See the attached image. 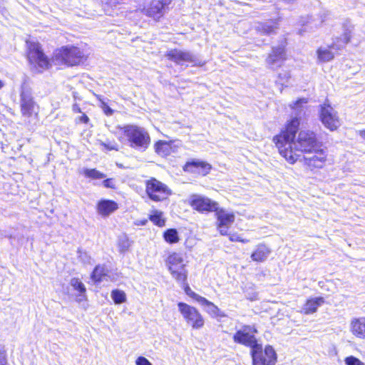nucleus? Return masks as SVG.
<instances>
[{
	"mask_svg": "<svg viewBox=\"0 0 365 365\" xmlns=\"http://www.w3.org/2000/svg\"><path fill=\"white\" fill-rule=\"evenodd\" d=\"M118 130L128 141V145L140 151L146 150L151 143L148 132L143 128L135 124H126L118 126Z\"/></svg>",
	"mask_w": 365,
	"mask_h": 365,
	"instance_id": "2",
	"label": "nucleus"
},
{
	"mask_svg": "<svg viewBox=\"0 0 365 365\" xmlns=\"http://www.w3.org/2000/svg\"><path fill=\"white\" fill-rule=\"evenodd\" d=\"M344 361L346 365H364V362L354 356L346 357Z\"/></svg>",
	"mask_w": 365,
	"mask_h": 365,
	"instance_id": "36",
	"label": "nucleus"
},
{
	"mask_svg": "<svg viewBox=\"0 0 365 365\" xmlns=\"http://www.w3.org/2000/svg\"><path fill=\"white\" fill-rule=\"evenodd\" d=\"M189 204L193 210L201 213L215 212L219 206L216 201H213L207 197L197 195L191 197Z\"/></svg>",
	"mask_w": 365,
	"mask_h": 365,
	"instance_id": "16",
	"label": "nucleus"
},
{
	"mask_svg": "<svg viewBox=\"0 0 365 365\" xmlns=\"http://www.w3.org/2000/svg\"><path fill=\"white\" fill-rule=\"evenodd\" d=\"M108 275V269L103 264H98L93 268L91 274V279L93 282L99 283Z\"/></svg>",
	"mask_w": 365,
	"mask_h": 365,
	"instance_id": "26",
	"label": "nucleus"
},
{
	"mask_svg": "<svg viewBox=\"0 0 365 365\" xmlns=\"http://www.w3.org/2000/svg\"><path fill=\"white\" fill-rule=\"evenodd\" d=\"M70 284L72 288L77 292L78 296L81 297V299H86V288L79 278H72L71 279Z\"/></svg>",
	"mask_w": 365,
	"mask_h": 365,
	"instance_id": "30",
	"label": "nucleus"
},
{
	"mask_svg": "<svg viewBox=\"0 0 365 365\" xmlns=\"http://www.w3.org/2000/svg\"><path fill=\"white\" fill-rule=\"evenodd\" d=\"M324 303V299L322 297L309 298L304 302L300 313L304 315L314 314L317 311L318 307Z\"/></svg>",
	"mask_w": 365,
	"mask_h": 365,
	"instance_id": "24",
	"label": "nucleus"
},
{
	"mask_svg": "<svg viewBox=\"0 0 365 365\" xmlns=\"http://www.w3.org/2000/svg\"><path fill=\"white\" fill-rule=\"evenodd\" d=\"M350 331L356 338L365 340V317L352 319L350 322Z\"/></svg>",
	"mask_w": 365,
	"mask_h": 365,
	"instance_id": "23",
	"label": "nucleus"
},
{
	"mask_svg": "<svg viewBox=\"0 0 365 365\" xmlns=\"http://www.w3.org/2000/svg\"><path fill=\"white\" fill-rule=\"evenodd\" d=\"M148 219L152 223L159 227L165 226L166 219L163 216L162 211L154 210L149 215Z\"/></svg>",
	"mask_w": 365,
	"mask_h": 365,
	"instance_id": "28",
	"label": "nucleus"
},
{
	"mask_svg": "<svg viewBox=\"0 0 365 365\" xmlns=\"http://www.w3.org/2000/svg\"><path fill=\"white\" fill-rule=\"evenodd\" d=\"M287 59L286 45L273 46L266 58V62L269 66L282 63Z\"/></svg>",
	"mask_w": 365,
	"mask_h": 365,
	"instance_id": "20",
	"label": "nucleus"
},
{
	"mask_svg": "<svg viewBox=\"0 0 365 365\" xmlns=\"http://www.w3.org/2000/svg\"><path fill=\"white\" fill-rule=\"evenodd\" d=\"M333 47V45H329L327 48L322 47L318 48L317 50V55L319 61L328 62L333 60L334 58V53L331 50Z\"/></svg>",
	"mask_w": 365,
	"mask_h": 365,
	"instance_id": "27",
	"label": "nucleus"
},
{
	"mask_svg": "<svg viewBox=\"0 0 365 365\" xmlns=\"http://www.w3.org/2000/svg\"><path fill=\"white\" fill-rule=\"evenodd\" d=\"M182 169L185 173L195 176L205 177L210 173L212 166L207 161L192 158L185 163Z\"/></svg>",
	"mask_w": 365,
	"mask_h": 365,
	"instance_id": "13",
	"label": "nucleus"
},
{
	"mask_svg": "<svg viewBox=\"0 0 365 365\" xmlns=\"http://www.w3.org/2000/svg\"><path fill=\"white\" fill-rule=\"evenodd\" d=\"M252 365H275L277 361V354L272 346L267 344L263 347L257 343L250 350Z\"/></svg>",
	"mask_w": 365,
	"mask_h": 365,
	"instance_id": "7",
	"label": "nucleus"
},
{
	"mask_svg": "<svg viewBox=\"0 0 365 365\" xmlns=\"http://www.w3.org/2000/svg\"><path fill=\"white\" fill-rule=\"evenodd\" d=\"M301 118L294 116L288 119L279 133L272 137V142L279 155L289 164H294L302 155L311 154L322 146L317 134L312 130L299 131Z\"/></svg>",
	"mask_w": 365,
	"mask_h": 365,
	"instance_id": "1",
	"label": "nucleus"
},
{
	"mask_svg": "<svg viewBox=\"0 0 365 365\" xmlns=\"http://www.w3.org/2000/svg\"><path fill=\"white\" fill-rule=\"evenodd\" d=\"M272 253L271 248L265 243H259L256 245L251 253L250 257L253 262L261 263L264 262Z\"/></svg>",
	"mask_w": 365,
	"mask_h": 365,
	"instance_id": "22",
	"label": "nucleus"
},
{
	"mask_svg": "<svg viewBox=\"0 0 365 365\" xmlns=\"http://www.w3.org/2000/svg\"><path fill=\"white\" fill-rule=\"evenodd\" d=\"M103 185L106 188H110L113 190H115L117 188L115 179L112 178L105 179L103 181Z\"/></svg>",
	"mask_w": 365,
	"mask_h": 365,
	"instance_id": "37",
	"label": "nucleus"
},
{
	"mask_svg": "<svg viewBox=\"0 0 365 365\" xmlns=\"http://www.w3.org/2000/svg\"><path fill=\"white\" fill-rule=\"evenodd\" d=\"M26 57L30 66L38 73H42L51 67V61L46 55L39 42L26 41Z\"/></svg>",
	"mask_w": 365,
	"mask_h": 365,
	"instance_id": "5",
	"label": "nucleus"
},
{
	"mask_svg": "<svg viewBox=\"0 0 365 365\" xmlns=\"http://www.w3.org/2000/svg\"><path fill=\"white\" fill-rule=\"evenodd\" d=\"M231 242H240L242 243H247L250 242L248 239H243L237 234H229L227 235Z\"/></svg>",
	"mask_w": 365,
	"mask_h": 365,
	"instance_id": "38",
	"label": "nucleus"
},
{
	"mask_svg": "<svg viewBox=\"0 0 365 365\" xmlns=\"http://www.w3.org/2000/svg\"><path fill=\"white\" fill-rule=\"evenodd\" d=\"M146 222H147V220H143V221L141 222V225H145V224H146Z\"/></svg>",
	"mask_w": 365,
	"mask_h": 365,
	"instance_id": "46",
	"label": "nucleus"
},
{
	"mask_svg": "<svg viewBox=\"0 0 365 365\" xmlns=\"http://www.w3.org/2000/svg\"><path fill=\"white\" fill-rule=\"evenodd\" d=\"M155 152L160 156L165 158L175 151L173 140H158L154 143Z\"/></svg>",
	"mask_w": 365,
	"mask_h": 365,
	"instance_id": "25",
	"label": "nucleus"
},
{
	"mask_svg": "<svg viewBox=\"0 0 365 365\" xmlns=\"http://www.w3.org/2000/svg\"><path fill=\"white\" fill-rule=\"evenodd\" d=\"M165 265L172 278L181 285L184 292L187 287L190 288L188 284V271L182 255L175 251L170 252L165 259Z\"/></svg>",
	"mask_w": 365,
	"mask_h": 365,
	"instance_id": "3",
	"label": "nucleus"
},
{
	"mask_svg": "<svg viewBox=\"0 0 365 365\" xmlns=\"http://www.w3.org/2000/svg\"><path fill=\"white\" fill-rule=\"evenodd\" d=\"M111 298L115 304H120L126 301V294L124 291L120 289H113L110 294Z\"/></svg>",
	"mask_w": 365,
	"mask_h": 365,
	"instance_id": "32",
	"label": "nucleus"
},
{
	"mask_svg": "<svg viewBox=\"0 0 365 365\" xmlns=\"http://www.w3.org/2000/svg\"><path fill=\"white\" fill-rule=\"evenodd\" d=\"M72 110L75 113H82L81 108L78 103H73L72 106Z\"/></svg>",
	"mask_w": 365,
	"mask_h": 365,
	"instance_id": "43",
	"label": "nucleus"
},
{
	"mask_svg": "<svg viewBox=\"0 0 365 365\" xmlns=\"http://www.w3.org/2000/svg\"><path fill=\"white\" fill-rule=\"evenodd\" d=\"M308 102L307 99L305 98H298L296 101H294L292 104H290L289 108L296 112H299L302 110V106L303 104H307Z\"/></svg>",
	"mask_w": 365,
	"mask_h": 365,
	"instance_id": "35",
	"label": "nucleus"
},
{
	"mask_svg": "<svg viewBox=\"0 0 365 365\" xmlns=\"http://www.w3.org/2000/svg\"><path fill=\"white\" fill-rule=\"evenodd\" d=\"M173 0H151L141 11L155 22H159L170 10Z\"/></svg>",
	"mask_w": 365,
	"mask_h": 365,
	"instance_id": "8",
	"label": "nucleus"
},
{
	"mask_svg": "<svg viewBox=\"0 0 365 365\" xmlns=\"http://www.w3.org/2000/svg\"><path fill=\"white\" fill-rule=\"evenodd\" d=\"M280 17L269 19L265 21H259L255 27L257 34L262 36H271L277 33L279 29Z\"/></svg>",
	"mask_w": 365,
	"mask_h": 365,
	"instance_id": "19",
	"label": "nucleus"
},
{
	"mask_svg": "<svg viewBox=\"0 0 365 365\" xmlns=\"http://www.w3.org/2000/svg\"><path fill=\"white\" fill-rule=\"evenodd\" d=\"M96 99L100 102V107L103 110V113L109 116L113 114L114 110L111 109L109 106L103 101L102 96L98 94H95Z\"/></svg>",
	"mask_w": 365,
	"mask_h": 365,
	"instance_id": "33",
	"label": "nucleus"
},
{
	"mask_svg": "<svg viewBox=\"0 0 365 365\" xmlns=\"http://www.w3.org/2000/svg\"><path fill=\"white\" fill-rule=\"evenodd\" d=\"M100 145L103 147L106 150H118V146L116 143H104L101 142Z\"/></svg>",
	"mask_w": 365,
	"mask_h": 365,
	"instance_id": "40",
	"label": "nucleus"
},
{
	"mask_svg": "<svg viewBox=\"0 0 365 365\" xmlns=\"http://www.w3.org/2000/svg\"><path fill=\"white\" fill-rule=\"evenodd\" d=\"M358 134L364 140H365V128L359 130Z\"/></svg>",
	"mask_w": 365,
	"mask_h": 365,
	"instance_id": "44",
	"label": "nucleus"
},
{
	"mask_svg": "<svg viewBox=\"0 0 365 365\" xmlns=\"http://www.w3.org/2000/svg\"><path fill=\"white\" fill-rule=\"evenodd\" d=\"M89 122L90 118L85 113H82L81 115L76 118L75 119L76 124H88Z\"/></svg>",
	"mask_w": 365,
	"mask_h": 365,
	"instance_id": "39",
	"label": "nucleus"
},
{
	"mask_svg": "<svg viewBox=\"0 0 365 365\" xmlns=\"http://www.w3.org/2000/svg\"><path fill=\"white\" fill-rule=\"evenodd\" d=\"M178 307L185 322L192 329H200L205 326V319L200 312L185 302H178Z\"/></svg>",
	"mask_w": 365,
	"mask_h": 365,
	"instance_id": "9",
	"label": "nucleus"
},
{
	"mask_svg": "<svg viewBox=\"0 0 365 365\" xmlns=\"http://www.w3.org/2000/svg\"><path fill=\"white\" fill-rule=\"evenodd\" d=\"M215 213L217 219V230L221 235H227L228 229L235 221V214L233 212H227L223 208L219 206L215 211Z\"/></svg>",
	"mask_w": 365,
	"mask_h": 365,
	"instance_id": "17",
	"label": "nucleus"
},
{
	"mask_svg": "<svg viewBox=\"0 0 365 365\" xmlns=\"http://www.w3.org/2000/svg\"><path fill=\"white\" fill-rule=\"evenodd\" d=\"M312 155L304 157V165L312 172H317L327 165L328 161V152L324 146L318 147L312 152Z\"/></svg>",
	"mask_w": 365,
	"mask_h": 365,
	"instance_id": "10",
	"label": "nucleus"
},
{
	"mask_svg": "<svg viewBox=\"0 0 365 365\" xmlns=\"http://www.w3.org/2000/svg\"><path fill=\"white\" fill-rule=\"evenodd\" d=\"M163 240L168 244L173 245L180 242V236L175 228H168L163 233Z\"/></svg>",
	"mask_w": 365,
	"mask_h": 365,
	"instance_id": "29",
	"label": "nucleus"
},
{
	"mask_svg": "<svg viewBox=\"0 0 365 365\" xmlns=\"http://www.w3.org/2000/svg\"><path fill=\"white\" fill-rule=\"evenodd\" d=\"M83 175L86 178L92 180L103 179L106 177V175L96 168L84 169Z\"/></svg>",
	"mask_w": 365,
	"mask_h": 365,
	"instance_id": "31",
	"label": "nucleus"
},
{
	"mask_svg": "<svg viewBox=\"0 0 365 365\" xmlns=\"http://www.w3.org/2000/svg\"><path fill=\"white\" fill-rule=\"evenodd\" d=\"M136 365H152V364L144 356H139L135 361Z\"/></svg>",
	"mask_w": 365,
	"mask_h": 365,
	"instance_id": "42",
	"label": "nucleus"
},
{
	"mask_svg": "<svg viewBox=\"0 0 365 365\" xmlns=\"http://www.w3.org/2000/svg\"><path fill=\"white\" fill-rule=\"evenodd\" d=\"M144 185L146 196L154 202H168L173 195V190L169 185L155 177L145 180Z\"/></svg>",
	"mask_w": 365,
	"mask_h": 365,
	"instance_id": "6",
	"label": "nucleus"
},
{
	"mask_svg": "<svg viewBox=\"0 0 365 365\" xmlns=\"http://www.w3.org/2000/svg\"><path fill=\"white\" fill-rule=\"evenodd\" d=\"M319 117L322 124L331 131L336 130L340 125L337 112L327 102L320 106Z\"/></svg>",
	"mask_w": 365,
	"mask_h": 365,
	"instance_id": "12",
	"label": "nucleus"
},
{
	"mask_svg": "<svg viewBox=\"0 0 365 365\" xmlns=\"http://www.w3.org/2000/svg\"><path fill=\"white\" fill-rule=\"evenodd\" d=\"M88 55L80 47L74 45H66L57 48L53 60L59 65L66 67L78 66L85 63Z\"/></svg>",
	"mask_w": 365,
	"mask_h": 365,
	"instance_id": "4",
	"label": "nucleus"
},
{
	"mask_svg": "<svg viewBox=\"0 0 365 365\" xmlns=\"http://www.w3.org/2000/svg\"><path fill=\"white\" fill-rule=\"evenodd\" d=\"M257 333V329L255 325L245 324L235 331L232 339L235 344L250 347L251 350L258 343L255 336Z\"/></svg>",
	"mask_w": 365,
	"mask_h": 365,
	"instance_id": "11",
	"label": "nucleus"
},
{
	"mask_svg": "<svg viewBox=\"0 0 365 365\" xmlns=\"http://www.w3.org/2000/svg\"><path fill=\"white\" fill-rule=\"evenodd\" d=\"M130 246V241L127 237L120 238L118 242V247L120 252H125L128 250Z\"/></svg>",
	"mask_w": 365,
	"mask_h": 365,
	"instance_id": "34",
	"label": "nucleus"
},
{
	"mask_svg": "<svg viewBox=\"0 0 365 365\" xmlns=\"http://www.w3.org/2000/svg\"><path fill=\"white\" fill-rule=\"evenodd\" d=\"M7 363L6 351L4 347L0 348V365Z\"/></svg>",
	"mask_w": 365,
	"mask_h": 365,
	"instance_id": "41",
	"label": "nucleus"
},
{
	"mask_svg": "<svg viewBox=\"0 0 365 365\" xmlns=\"http://www.w3.org/2000/svg\"><path fill=\"white\" fill-rule=\"evenodd\" d=\"M39 106L30 93L21 91L20 93V111L22 116L27 118H38Z\"/></svg>",
	"mask_w": 365,
	"mask_h": 365,
	"instance_id": "15",
	"label": "nucleus"
},
{
	"mask_svg": "<svg viewBox=\"0 0 365 365\" xmlns=\"http://www.w3.org/2000/svg\"><path fill=\"white\" fill-rule=\"evenodd\" d=\"M187 296L192 299L194 301L199 303L200 305L206 307L207 308V312L210 314L215 317H222L223 314L221 312L219 307L215 305L213 302L209 301L205 297L199 295L192 290L191 288L187 287L186 292L185 293Z\"/></svg>",
	"mask_w": 365,
	"mask_h": 365,
	"instance_id": "18",
	"label": "nucleus"
},
{
	"mask_svg": "<svg viewBox=\"0 0 365 365\" xmlns=\"http://www.w3.org/2000/svg\"><path fill=\"white\" fill-rule=\"evenodd\" d=\"M4 86L3 82L0 80V89Z\"/></svg>",
	"mask_w": 365,
	"mask_h": 365,
	"instance_id": "45",
	"label": "nucleus"
},
{
	"mask_svg": "<svg viewBox=\"0 0 365 365\" xmlns=\"http://www.w3.org/2000/svg\"><path fill=\"white\" fill-rule=\"evenodd\" d=\"M118 208V204L115 201L109 199H101L97 202L96 205L97 213L103 217L109 216Z\"/></svg>",
	"mask_w": 365,
	"mask_h": 365,
	"instance_id": "21",
	"label": "nucleus"
},
{
	"mask_svg": "<svg viewBox=\"0 0 365 365\" xmlns=\"http://www.w3.org/2000/svg\"><path fill=\"white\" fill-rule=\"evenodd\" d=\"M166 58L177 65L191 63L193 66H202L205 63H197V60L190 51L173 48L165 53Z\"/></svg>",
	"mask_w": 365,
	"mask_h": 365,
	"instance_id": "14",
	"label": "nucleus"
}]
</instances>
